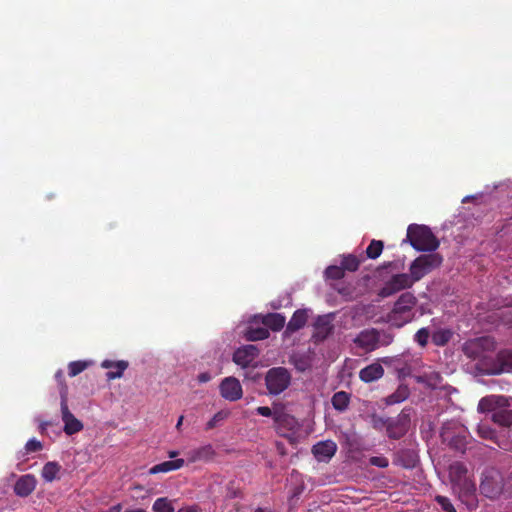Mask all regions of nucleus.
Listing matches in <instances>:
<instances>
[{
    "label": "nucleus",
    "mask_w": 512,
    "mask_h": 512,
    "mask_svg": "<svg viewBox=\"0 0 512 512\" xmlns=\"http://www.w3.org/2000/svg\"><path fill=\"white\" fill-rule=\"evenodd\" d=\"M369 463L372 466L379 467V468H386L389 465V461L384 456H372L369 459Z\"/></svg>",
    "instance_id": "nucleus-42"
},
{
    "label": "nucleus",
    "mask_w": 512,
    "mask_h": 512,
    "mask_svg": "<svg viewBox=\"0 0 512 512\" xmlns=\"http://www.w3.org/2000/svg\"><path fill=\"white\" fill-rule=\"evenodd\" d=\"M512 370V350H502L497 354L496 361L490 367L482 369L484 374H500Z\"/></svg>",
    "instance_id": "nucleus-12"
},
{
    "label": "nucleus",
    "mask_w": 512,
    "mask_h": 512,
    "mask_svg": "<svg viewBox=\"0 0 512 512\" xmlns=\"http://www.w3.org/2000/svg\"><path fill=\"white\" fill-rule=\"evenodd\" d=\"M122 510V504L118 503L113 506H111L109 509L103 512H120Z\"/></svg>",
    "instance_id": "nucleus-49"
},
{
    "label": "nucleus",
    "mask_w": 512,
    "mask_h": 512,
    "mask_svg": "<svg viewBox=\"0 0 512 512\" xmlns=\"http://www.w3.org/2000/svg\"><path fill=\"white\" fill-rule=\"evenodd\" d=\"M383 248V241L373 239L366 248V255L369 259H377L381 255Z\"/></svg>",
    "instance_id": "nucleus-33"
},
{
    "label": "nucleus",
    "mask_w": 512,
    "mask_h": 512,
    "mask_svg": "<svg viewBox=\"0 0 512 512\" xmlns=\"http://www.w3.org/2000/svg\"><path fill=\"white\" fill-rule=\"evenodd\" d=\"M270 333L266 327H248L245 332V338L248 341L264 340L269 337Z\"/></svg>",
    "instance_id": "nucleus-28"
},
{
    "label": "nucleus",
    "mask_w": 512,
    "mask_h": 512,
    "mask_svg": "<svg viewBox=\"0 0 512 512\" xmlns=\"http://www.w3.org/2000/svg\"><path fill=\"white\" fill-rule=\"evenodd\" d=\"M432 342L439 347L445 346L452 338V332L449 329H439L431 334Z\"/></svg>",
    "instance_id": "nucleus-30"
},
{
    "label": "nucleus",
    "mask_w": 512,
    "mask_h": 512,
    "mask_svg": "<svg viewBox=\"0 0 512 512\" xmlns=\"http://www.w3.org/2000/svg\"><path fill=\"white\" fill-rule=\"evenodd\" d=\"M403 466H404V467H406V468H409V467H411L412 465H411V464H404Z\"/></svg>",
    "instance_id": "nucleus-57"
},
{
    "label": "nucleus",
    "mask_w": 512,
    "mask_h": 512,
    "mask_svg": "<svg viewBox=\"0 0 512 512\" xmlns=\"http://www.w3.org/2000/svg\"><path fill=\"white\" fill-rule=\"evenodd\" d=\"M55 379L56 381L58 382L59 384V392L60 394L62 393V389L63 387L66 388V393L68 392V387L65 383V378H64V373L62 370H58L56 373H55Z\"/></svg>",
    "instance_id": "nucleus-44"
},
{
    "label": "nucleus",
    "mask_w": 512,
    "mask_h": 512,
    "mask_svg": "<svg viewBox=\"0 0 512 512\" xmlns=\"http://www.w3.org/2000/svg\"><path fill=\"white\" fill-rule=\"evenodd\" d=\"M188 461L195 463L199 461L209 462L216 456V451L211 444H206L198 448L192 449L187 453Z\"/></svg>",
    "instance_id": "nucleus-17"
},
{
    "label": "nucleus",
    "mask_w": 512,
    "mask_h": 512,
    "mask_svg": "<svg viewBox=\"0 0 512 512\" xmlns=\"http://www.w3.org/2000/svg\"><path fill=\"white\" fill-rule=\"evenodd\" d=\"M286 318L280 313H269L262 318V323L269 330L280 331L285 326Z\"/></svg>",
    "instance_id": "nucleus-23"
},
{
    "label": "nucleus",
    "mask_w": 512,
    "mask_h": 512,
    "mask_svg": "<svg viewBox=\"0 0 512 512\" xmlns=\"http://www.w3.org/2000/svg\"><path fill=\"white\" fill-rule=\"evenodd\" d=\"M409 396V391L406 387L398 388L394 393L390 394L386 398L387 405H394L397 403H401L406 400Z\"/></svg>",
    "instance_id": "nucleus-31"
},
{
    "label": "nucleus",
    "mask_w": 512,
    "mask_h": 512,
    "mask_svg": "<svg viewBox=\"0 0 512 512\" xmlns=\"http://www.w3.org/2000/svg\"><path fill=\"white\" fill-rule=\"evenodd\" d=\"M449 477L455 487H459L465 495L475 492V485L467 478V468L461 462H454L449 467Z\"/></svg>",
    "instance_id": "nucleus-7"
},
{
    "label": "nucleus",
    "mask_w": 512,
    "mask_h": 512,
    "mask_svg": "<svg viewBox=\"0 0 512 512\" xmlns=\"http://www.w3.org/2000/svg\"><path fill=\"white\" fill-rule=\"evenodd\" d=\"M128 366L129 363L125 360L113 361L106 359L101 363L102 368L110 370L106 373L107 380L121 378Z\"/></svg>",
    "instance_id": "nucleus-19"
},
{
    "label": "nucleus",
    "mask_w": 512,
    "mask_h": 512,
    "mask_svg": "<svg viewBox=\"0 0 512 512\" xmlns=\"http://www.w3.org/2000/svg\"><path fill=\"white\" fill-rule=\"evenodd\" d=\"M308 320V312L306 309L296 310L286 326L285 333L292 334L303 328Z\"/></svg>",
    "instance_id": "nucleus-21"
},
{
    "label": "nucleus",
    "mask_w": 512,
    "mask_h": 512,
    "mask_svg": "<svg viewBox=\"0 0 512 512\" xmlns=\"http://www.w3.org/2000/svg\"><path fill=\"white\" fill-rule=\"evenodd\" d=\"M443 258L438 253L423 254L417 257L410 265L409 271L414 280L419 281L433 269L439 267Z\"/></svg>",
    "instance_id": "nucleus-6"
},
{
    "label": "nucleus",
    "mask_w": 512,
    "mask_h": 512,
    "mask_svg": "<svg viewBox=\"0 0 512 512\" xmlns=\"http://www.w3.org/2000/svg\"><path fill=\"white\" fill-rule=\"evenodd\" d=\"M211 380V374L208 372L200 373L198 375V381L200 383H206Z\"/></svg>",
    "instance_id": "nucleus-47"
},
{
    "label": "nucleus",
    "mask_w": 512,
    "mask_h": 512,
    "mask_svg": "<svg viewBox=\"0 0 512 512\" xmlns=\"http://www.w3.org/2000/svg\"><path fill=\"white\" fill-rule=\"evenodd\" d=\"M259 350L255 345H246L238 348L233 354V361L242 366L248 367L258 356Z\"/></svg>",
    "instance_id": "nucleus-14"
},
{
    "label": "nucleus",
    "mask_w": 512,
    "mask_h": 512,
    "mask_svg": "<svg viewBox=\"0 0 512 512\" xmlns=\"http://www.w3.org/2000/svg\"><path fill=\"white\" fill-rule=\"evenodd\" d=\"M200 511H201L200 508L198 506L194 505V506L181 508L177 512H200Z\"/></svg>",
    "instance_id": "nucleus-48"
},
{
    "label": "nucleus",
    "mask_w": 512,
    "mask_h": 512,
    "mask_svg": "<svg viewBox=\"0 0 512 512\" xmlns=\"http://www.w3.org/2000/svg\"><path fill=\"white\" fill-rule=\"evenodd\" d=\"M274 425L277 432L284 437L295 434L299 429L297 419L278 406L274 407Z\"/></svg>",
    "instance_id": "nucleus-9"
},
{
    "label": "nucleus",
    "mask_w": 512,
    "mask_h": 512,
    "mask_svg": "<svg viewBox=\"0 0 512 512\" xmlns=\"http://www.w3.org/2000/svg\"><path fill=\"white\" fill-rule=\"evenodd\" d=\"M220 395L228 401H237L243 395L242 386L235 377H226L222 380L220 386Z\"/></svg>",
    "instance_id": "nucleus-13"
},
{
    "label": "nucleus",
    "mask_w": 512,
    "mask_h": 512,
    "mask_svg": "<svg viewBox=\"0 0 512 512\" xmlns=\"http://www.w3.org/2000/svg\"><path fill=\"white\" fill-rule=\"evenodd\" d=\"M184 463V460L180 458L175 460L164 461L162 463L152 466L149 469V474L154 475L158 473H167L170 471H175L182 468L184 466Z\"/></svg>",
    "instance_id": "nucleus-22"
},
{
    "label": "nucleus",
    "mask_w": 512,
    "mask_h": 512,
    "mask_svg": "<svg viewBox=\"0 0 512 512\" xmlns=\"http://www.w3.org/2000/svg\"><path fill=\"white\" fill-rule=\"evenodd\" d=\"M134 489L142 490V489H143V487H142L141 485H135V486H134Z\"/></svg>",
    "instance_id": "nucleus-55"
},
{
    "label": "nucleus",
    "mask_w": 512,
    "mask_h": 512,
    "mask_svg": "<svg viewBox=\"0 0 512 512\" xmlns=\"http://www.w3.org/2000/svg\"><path fill=\"white\" fill-rule=\"evenodd\" d=\"M337 451V445L331 440L318 442L312 448V453L319 461L330 460Z\"/></svg>",
    "instance_id": "nucleus-18"
},
{
    "label": "nucleus",
    "mask_w": 512,
    "mask_h": 512,
    "mask_svg": "<svg viewBox=\"0 0 512 512\" xmlns=\"http://www.w3.org/2000/svg\"><path fill=\"white\" fill-rule=\"evenodd\" d=\"M333 324L328 315L318 316L314 323L313 339L316 342L324 341L333 331Z\"/></svg>",
    "instance_id": "nucleus-15"
},
{
    "label": "nucleus",
    "mask_w": 512,
    "mask_h": 512,
    "mask_svg": "<svg viewBox=\"0 0 512 512\" xmlns=\"http://www.w3.org/2000/svg\"><path fill=\"white\" fill-rule=\"evenodd\" d=\"M293 363L295 365V368L299 371H304L308 364L307 362L303 359V357H293Z\"/></svg>",
    "instance_id": "nucleus-46"
},
{
    "label": "nucleus",
    "mask_w": 512,
    "mask_h": 512,
    "mask_svg": "<svg viewBox=\"0 0 512 512\" xmlns=\"http://www.w3.org/2000/svg\"><path fill=\"white\" fill-rule=\"evenodd\" d=\"M324 275L327 279L340 280L344 277L345 273L341 266L331 265L325 269Z\"/></svg>",
    "instance_id": "nucleus-35"
},
{
    "label": "nucleus",
    "mask_w": 512,
    "mask_h": 512,
    "mask_svg": "<svg viewBox=\"0 0 512 512\" xmlns=\"http://www.w3.org/2000/svg\"><path fill=\"white\" fill-rule=\"evenodd\" d=\"M384 375V368L381 364L372 363L359 372V378L365 383H371L380 379Z\"/></svg>",
    "instance_id": "nucleus-20"
},
{
    "label": "nucleus",
    "mask_w": 512,
    "mask_h": 512,
    "mask_svg": "<svg viewBox=\"0 0 512 512\" xmlns=\"http://www.w3.org/2000/svg\"><path fill=\"white\" fill-rule=\"evenodd\" d=\"M362 259H359L357 256L353 254L344 255L341 261V267L343 271L355 272L358 270Z\"/></svg>",
    "instance_id": "nucleus-29"
},
{
    "label": "nucleus",
    "mask_w": 512,
    "mask_h": 512,
    "mask_svg": "<svg viewBox=\"0 0 512 512\" xmlns=\"http://www.w3.org/2000/svg\"><path fill=\"white\" fill-rule=\"evenodd\" d=\"M331 403L335 410L343 412L349 406L350 394L345 391H338L332 396Z\"/></svg>",
    "instance_id": "nucleus-25"
},
{
    "label": "nucleus",
    "mask_w": 512,
    "mask_h": 512,
    "mask_svg": "<svg viewBox=\"0 0 512 512\" xmlns=\"http://www.w3.org/2000/svg\"><path fill=\"white\" fill-rule=\"evenodd\" d=\"M480 491L488 498H495L501 492V487L498 483H494L486 477L481 481Z\"/></svg>",
    "instance_id": "nucleus-26"
},
{
    "label": "nucleus",
    "mask_w": 512,
    "mask_h": 512,
    "mask_svg": "<svg viewBox=\"0 0 512 512\" xmlns=\"http://www.w3.org/2000/svg\"><path fill=\"white\" fill-rule=\"evenodd\" d=\"M291 383V374L284 367H273L265 376V385L271 395H279L285 391Z\"/></svg>",
    "instance_id": "nucleus-5"
},
{
    "label": "nucleus",
    "mask_w": 512,
    "mask_h": 512,
    "mask_svg": "<svg viewBox=\"0 0 512 512\" xmlns=\"http://www.w3.org/2000/svg\"><path fill=\"white\" fill-rule=\"evenodd\" d=\"M256 413L264 417H272L274 419V408L271 409L267 406H259L256 408Z\"/></svg>",
    "instance_id": "nucleus-45"
},
{
    "label": "nucleus",
    "mask_w": 512,
    "mask_h": 512,
    "mask_svg": "<svg viewBox=\"0 0 512 512\" xmlns=\"http://www.w3.org/2000/svg\"><path fill=\"white\" fill-rule=\"evenodd\" d=\"M415 282L416 280H414L411 273L395 274L385 282L384 286L379 292V295L384 298L389 297L401 290L411 288Z\"/></svg>",
    "instance_id": "nucleus-10"
},
{
    "label": "nucleus",
    "mask_w": 512,
    "mask_h": 512,
    "mask_svg": "<svg viewBox=\"0 0 512 512\" xmlns=\"http://www.w3.org/2000/svg\"><path fill=\"white\" fill-rule=\"evenodd\" d=\"M492 421L500 426L508 427L512 424V410L497 409L492 413Z\"/></svg>",
    "instance_id": "nucleus-27"
},
{
    "label": "nucleus",
    "mask_w": 512,
    "mask_h": 512,
    "mask_svg": "<svg viewBox=\"0 0 512 512\" xmlns=\"http://www.w3.org/2000/svg\"><path fill=\"white\" fill-rule=\"evenodd\" d=\"M462 350L468 358L478 362L477 368L482 372L483 368L490 367L493 363L495 341L489 336L478 337L466 341Z\"/></svg>",
    "instance_id": "nucleus-1"
},
{
    "label": "nucleus",
    "mask_w": 512,
    "mask_h": 512,
    "mask_svg": "<svg viewBox=\"0 0 512 512\" xmlns=\"http://www.w3.org/2000/svg\"><path fill=\"white\" fill-rule=\"evenodd\" d=\"M228 416V412L219 411L217 412L207 423L205 426V430L209 431L217 427L221 422H223Z\"/></svg>",
    "instance_id": "nucleus-36"
},
{
    "label": "nucleus",
    "mask_w": 512,
    "mask_h": 512,
    "mask_svg": "<svg viewBox=\"0 0 512 512\" xmlns=\"http://www.w3.org/2000/svg\"><path fill=\"white\" fill-rule=\"evenodd\" d=\"M124 512H147L143 508H135V509H126Z\"/></svg>",
    "instance_id": "nucleus-52"
},
{
    "label": "nucleus",
    "mask_w": 512,
    "mask_h": 512,
    "mask_svg": "<svg viewBox=\"0 0 512 512\" xmlns=\"http://www.w3.org/2000/svg\"><path fill=\"white\" fill-rule=\"evenodd\" d=\"M435 501L441 507V509L445 512H457L450 499L446 496L437 495L435 497Z\"/></svg>",
    "instance_id": "nucleus-38"
},
{
    "label": "nucleus",
    "mask_w": 512,
    "mask_h": 512,
    "mask_svg": "<svg viewBox=\"0 0 512 512\" xmlns=\"http://www.w3.org/2000/svg\"><path fill=\"white\" fill-rule=\"evenodd\" d=\"M393 342V335L387 331L368 328L360 331L354 343L365 352H372L380 346H388Z\"/></svg>",
    "instance_id": "nucleus-4"
},
{
    "label": "nucleus",
    "mask_w": 512,
    "mask_h": 512,
    "mask_svg": "<svg viewBox=\"0 0 512 512\" xmlns=\"http://www.w3.org/2000/svg\"><path fill=\"white\" fill-rule=\"evenodd\" d=\"M406 239L418 251H435L440 244L430 228L425 225H409Z\"/></svg>",
    "instance_id": "nucleus-3"
},
{
    "label": "nucleus",
    "mask_w": 512,
    "mask_h": 512,
    "mask_svg": "<svg viewBox=\"0 0 512 512\" xmlns=\"http://www.w3.org/2000/svg\"><path fill=\"white\" fill-rule=\"evenodd\" d=\"M43 445L39 440H36L35 438L30 439L25 444V454H30L33 452H38L42 450Z\"/></svg>",
    "instance_id": "nucleus-40"
},
{
    "label": "nucleus",
    "mask_w": 512,
    "mask_h": 512,
    "mask_svg": "<svg viewBox=\"0 0 512 512\" xmlns=\"http://www.w3.org/2000/svg\"><path fill=\"white\" fill-rule=\"evenodd\" d=\"M183 420H184V416H180L178 421H177V424H176V429L177 430H180L181 426H182V423H183Z\"/></svg>",
    "instance_id": "nucleus-51"
},
{
    "label": "nucleus",
    "mask_w": 512,
    "mask_h": 512,
    "mask_svg": "<svg viewBox=\"0 0 512 512\" xmlns=\"http://www.w3.org/2000/svg\"><path fill=\"white\" fill-rule=\"evenodd\" d=\"M431 336L428 327L420 328L414 335V341L421 347H426Z\"/></svg>",
    "instance_id": "nucleus-34"
},
{
    "label": "nucleus",
    "mask_w": 512,
    "mask_h": 512,
    "mask_svg": "<svg viewBox=\"0 0 512 512\" xmlns=\"http://www.w3.org/2000/svg\"><path fill=\"white\" fill-rule=\"evenodd\" d=\"M153 512H174L172 501L167 497H160L152 505Z\"/></svg>",
    "instance_id": "nucleus-32"
},
{
    "label": "nucleus",
    "mask_w": 512,
    "mask_h": 512,
    "mask_svg": "<svg viewBox=\"0 0 512 512\" xmlns=\"http://www.w3.org/2000/svg\"><path fill=\"white\" fill-rule=\"evenodd\" d=\"M416 304L417 298L413 293H402L386 315L385 321L395 328H402L414 319Z\"/></svg>",
    "instance_id": "nucleus-2"
},
{
    "label": "nucleus",
    "mask_w": 512,
    "mask_h": 512,
    "mask_svg": "<svg viewBox=\"0 0 512 512\" xmlns=\"http://www.w3.org/2000/svg\"><path fill=\"white\" fill-rule=\"evenodd\" d=\"M88 364L84 361H73L68 365V374L70 377H75L87 368Z\"/></svg>",
    "instance_id": "nucleus-37"
},
{
    "label": "nucleus",
    "mask_w": 512,
    "mask_h": 512,
    "mask_svg": "<svg viewBox=\"0 0 512 512\" xmlns=\"http://www.w3.org/2000/svg\"><path fill=\"white\" fill-rule=\"evenodd\" d=\"M48 425H49V423H48V422H42V423H40V425H39L40 432H41V433H44V431L46 430V428H47V426H48Z\"/></svg>",
    "instance_id": "nucleus-50"
},
{
    "label": "nucleus",
    "mask_w": 512,
    "mask_h": 512,
    "mask_svg": "<svg viewBox=\"0 0 512 512\" xmlns=\"http://www.w3.org/2000/svg\"><path fill=\"white\" fill-rule=\"evenodd\" d=\"M178 451H169L168 452V456L169 458H175L176 456H178Z\"/></svg>",
    "instance_id": "nucleus-53"
},
{
    "label": "nucleus",
    "mask_w": 512,
    "mask_h": 512,
    "mask_svg": "<svg viewBox=\"0 0 512 512\" xmlns=\"http://www.w3.org/2000/svg\"><path fill=\"white\" fill-rule=\"evenodd\" d=\"M61 417L64 423V432L67 435H73L80 432L83 429V424L78 420L69 410L68 399L66 397V388L63 387L61 393Z\"/></svg>",
    "instance_id": "nucleus-11"
},
{
    "label": "nucleus",
    "mask_w": 512,
    "mask_h": 512,
    "mask_svg": "<svg viewBox=\"0 0 512 512\" xmlns=\"http://www.w3.org/2000/svg\"><path fill=\"white\" fill-rule=\"evenodd\" d=\"M411 417L408 409H403L396 417H390L386 434L388 438L398 440L410 429Z\"/></svg>",
    "instance_id": "nucleus-8"
},
{
    "label": "nucleus",
    "mask_w": 512,
    "mask_h": 512,
    "mask_svg": "<svg viewBox=\"0 0 512 512\" xmlns=\"http://www.w3.org/2000/svg\"><path fill=\"white\" fill-rule=\"evenodd\" d=\"M61 469L62 467L58 462L49 461L43 466L41 476L45 482H53L60 478L59 474Z\"/></svg>",
    "instance_id": "nucleus-24"
},
{
    "label": "nucleus",
    "mask_w": 512,
    "mask_h": 512,
    "mask_svg": "<svg viewBox=\"0 0 512 512\" xmlns=\"http://www.w3.org/2000/svg\"><path fill=\"white\" fill-rule=\"evenodd\" d=\"M494 404H495L494 397H485L479 401L478 409L482 412L492 411Z\"/></svg>",
    "instance_id": "nucleus-41"
},
{
    "label": "nucleus",
    "mask_w": 512,
    "mask_h": 512,
    "mask_svg": "<svg viewBox=\"0 0 512 512\" xmlns=\"http://www.w3.org/2000/svg\"><path fill=\"white\" fill-rule=\"evenodd\" d=\"M37 480L32 474H25L20 476L15 485L14 493L19 497H28L36 488Z\"/></svg>",
    "instance_id": "nucleus-16"
},
{
    "label": "nucleus",
    "mask_w": 512,
    "mask_h": 512,
    "mask_svg": "<svg viewBox=\"0 0 512 512\" xmlns=\"http://www.w3.org/2000/svg\"><path fill=\"white\" fill-rule=\"evenodd\" d=\"M255 512H264V510L262 508H257Z\"/></svg>",
    "instance_id": "nucleus-56"
},
{
    "label": "nucleus",
    "mask_w": 512,
    "mask_h": 512,
    "mask_svg": "<svg viewBox=\"0 0 512 512\" xmlns=\"http://www.w3.org/2000/svg\"><path fill=\"white\" fill-rule=\"evenodd\" d=\"M389 418L390 417L384 418V417H380L377 415H373L372 416V427L378 431H382L383 429H385L387 431Z\"/></svg>",
    "instance_id": "nucleus-39"
},
{
    "label": "nucleus",
    "mask_w": 512,
    "mask_h": 512,
    "mask_svg": "<svg viewBox=\"0 0 512 512\" xmlns=\"http://www.w3.org/2000/svg\"><path fill=\"white\" fill-rule=\"evenodd\" d=\"M478 434L484 439H493L495 436V431L492 430L489 426L482 424L478 426Z\"/></svg>",
    "instance_id": "nucleus-43"
},
{
    "label": "nucleus",
    "mask_w": 512,
    "mask_h": 512,
    "mask_svg": "<svg viewBox=\"0 0 512 512\" xmlns=\"http://www.w3.org/2000/svg\"><path fill=\"white\" fill-rule=\"evenodd\" d=\"M509 469L511 470L510 476L512 477V458L510 459V462H509Z\"/></svg>",
    "instance_id": "nucleus-54"
}]
</instances>
